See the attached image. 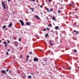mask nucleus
<instances>
[{"mask_svg":"<svg viewBox=\"0 0 79 79\" xmlns=\"http://www.w3.org/2000/svg\"><path fill=\"white\" fill-rule=\"evenodd\" d=\"M40 7H41V8H42V6L41 5L40 6Z\"/></svg>","mask_w":79,"mask_h":79,"instance_id":"44","label":"nucleus"},{"mask_svg":"<svg viewBox=\"0 0 79 79\" xmlns=\"http://www.w3.org/2000/svg\"><path fill=\"white\" fill-rule=\"evenodd\" d=\"M46 1H47V0H45Z\"/></svg>","mask_w":79,"mask_h":79,"instance_id":"52","label":"nucleus"},{"mask_svg":"<svg viewBox=\"0 0 79 79\" xmlns=\"http://www.w3.org/2000/svg\"><path fill=\"white\" fill-rule=\"evenodd\" d=\"M52 20L55 21L56 19V18L55 17H53V18H52Z\"/></svg>","mask_w":79,"mask_h":79,"instance_id":"11","label":"nucleus"},{"mask_svg":"<svg viewBox=\"0 0 79 79\" xmlns=\"http://www.w3.org/2000/svg\"><path fill=\"white\" fill-rule=\"evenodd\" d=\"M7 1L8 2H10V0H7Z\"/></svg>","mask_w":79,"mask_h":79,"instance_id":"39","label":"nucleus"},{"mask_svg":"<svg viewBox=\"0 0 79 79\" xmlns=\"http://www.w3.org/2000/svg\"><path fill=\"white\" fill-rule=\"evenodd\" d=\"M52 31V32H53V30H52V31Z\"/></svg>","mask_w":79,"mask_h":79,"instance_id":"46","label":"nucleus"},{"mask_svg":"<svg viewBox=\"0 0 79 79\" xmlns=\"http://www.w3.org/2000/svg\"><path fill=\"white\" fill-rule=\"evenodd\" d=\"M1 72L2 74H6V73H7L5 71V70H2Z\"/></svg>","mask_w":79,"mask_h":79,"instance_id":"2","label":"nucleus"},{"mask_svg":"<svg viewBox=\"0 0 79 79\" xmlns=\"http://www.w3.org/2000/svg\"><path fill=\"white\" fill-rule=\"evenodd\" d=\"M35 5H37V4H36V3H35Z\"/></svg>","mask_w":79,"mask_h":79,"instance_id":"49","label":"nucleus"},{"mask_svg":"<svg viewBox=\"0 0 79 79\" xmlns=\"http://www.w3.org/2000/svg\"><path fill=\"white\" fill-rule=\"evenodd\" d=\"M3 44H4L5 45H6L7 43H6V41H4L3 43Z\"/></svg>","mask_w":79,"mask_h":79,"instance_id":"14","label":"nucleus"},{"mask_svg":"<svg viewBox=\"0 0 79 79\" xmlns=\"http://www.w3.org/2000/svg\"><path fill=\"white\" fill-rule=\"evenodd\" d=\"M27 58H29V56H28V55H27Z\"/></svg>","mask_w":79,"mask_h":79,"instance_id":"31","label":"nucleus"},{"mask_svg":"<svg viewBox=\"0 0 79 79\" xmlns=\"http://www.w3.org/2000/svg\"><path fill=\"white\" fill-rule=\"evenodd\" d=\"M31 75H32V76H34V73H31Z\"/></svg>","mask_w":79,"mask_h":79,"instance_id":"34","label":"nucleus"},{"mask_svg":"<svg viewBox=\"0 0 79 79\" xmlns=\"http://www.w3.org/2000/svg\"><path fill=\"white\" fill-rule=\"evenodd\" d=\"M61 5H62V4H61Z\"/></svg>","mask_w":79,"mask_h":79,"instance_id":"54","label":"nucleus"},{"mask_svg":"<svg viewBox=\"0 0 79 79\" xmlns=\"http://www.w3.org/2000/svg\"><path fill=\"white\" fill-rule=\"evenodd\" d=\"M6 55H8V52H6Z\"/></svg>","mask_w":79,"mask_h":79,"instance_id":"30","label":"nucleus"},{"mask_svg":"<svg viewBox=\"0 0 79 79\" xmlns=\"http://www.w3.org/2000/svg\"><path fill=\"white\" fill-rule=\"evenodd\" d=\"M7 45L6 44L5 45V47L6 48H7Z\"/></svg>","mask_w":79,"mask_h":79,"instance_id":"29","label":"nucleus"},{"mask_svg":"<svg viewBox=\"0 0 79 79\" xmlns=\"http://www.w3.org/2000/svg\"><path fill=\"white\" fill-rule=\"evenodd\" d=\"M30 10H32V11H34V8H30Z\"/></svg>","mask_w":79,"mask_h":79,"instance_id":"12","label":"nucleus"},{"mask_svg":"<svg viewBox=\"0 0 79 79\" xmlns=\"http://www.w3.org/2000/svg\"><path fill=\"white\" fill-rule=\"evenodd\" d=\"M46 10L48 12H50V10H49V9L48 8H46Z\"/></svg>","mask_w":79,"mask_h":79,"instance_id":"13","label":"nucleus"},{"mask_svg":"<svg viewBox=\"0 0 79 79\" xmlns=\"http://www.w3.org/2000/svg\"><path fill=\"white\" fill-rule=\"evenodd\" d=\"M46 30H47V29H44L42 30V31H46Z\"/></svg>","mask_w":79,"mask_h":79,"instance_id":"23","label":"nucleus"},{"mask_svg":"<svg viewBox=\"0 0 79 79\" xmlns=\"http://www.w3.org/2000/svg\"><path fill=\"white\" fill-rule=\"evenodd\" d=\"M61 2H63V1L62 0V1H61Z\"/></svg>","mask_w":79,"mask_h":79,"instance_id":"53","label":"nucleus"},{"mask_svg":"<svg viewBox=\"0 0 79 79\" xmlns=\"http://www.w3.org/2000/svg\"><path fill=\"white\" fill-rule=\"evenodd\" d=\"M14 44L16 46V47H18V43L16 41H15L14 42Z\"/></svg>","mask_w":79,"mask_h":79,"instance_id":"4","label":"nucleus"},{"mask_svg":"<svg viewBox=\"0 0 79 79\" xmlns=\"http://www.w3.org/2000/svg\"><path fill=\"white\" fill-rule=\"evenodd\" d=\"M43 5H45V4H44Z\"/></svg>","mask_w":79,"mask_h":79,"instance_id":"50","label":"nucleus"},{"mask_svg":"<svg viewBox=\"0 0 79 79\" xmlns=\"http://www.w3.org/2000/svg\"><path fill=\"white\" fill-rule=\"evenodd\" d=\"M48 27L49 26H51V27H52V24H51V23H50L49 24V25L48 26Z\"/></svg>","mask_w":79,"mask_h":79,"instance_id":"20","label":"nucleus"},{"mask_svg":"<svg viewBox=\"0 0 79 79\" xmlns=\"http://www.w3.org/2000/svg\"><path fill=\"white\" fill-rule=\"evenodd\" d=\"M50 1H51V0H49V3H50Z\"/></svg>","mask_w":79,"mask_h":79,"instance_id":"41","label":"nucleus"},{"mask_svg":"<svg viewBox=\"0 0 79 79\" xmlns=\"http://www.w3.org/2000/svg\"><path fill=\"white\" fill-rule=\"evenodd\" d=\"M59 28V27L58 26H56L55 27V29H56V30H58V29Z\"/></svg>","mask_w":79,"mask_h":79,"instance_id":"9","label":"nucleus"},{"mask_svg":"<svg viewBox=\"0 0 79 79\" xmlns=\"http://www.w3.org/2000/svg\"><path fill=\"white\" fill-rule=\"evenodd\" d=\"M27 61H28V59H27V60H26V61L27 62Z\"/></svg>","mask_w":79,"mask_h":79,"instance_id":"43","label":"nucleus"},{"mask_svg":"<svg viewBox=\"0 0 79 79\" xmlns=\"http://www.w3.org/2000/svg\"><path fill=\"white\" fill-rule=\"evenodd\" d=\"M74 52H77V51H76V50L75 49L74 50Z\"/></svg>","mask_w":79,"mask_h":79,"instance_id":"26","label":"nucleus"},{"mask_svg":"<svg viewBox=\"0 0 79 79\" xmlns=\"http://www.w3.org/2000/svg\"><path fill=\"white\" fill-rule=\"evenodd\" d=\"M12 25H13V24H12L11 23H10L9 25L8 26V27H11L12 26Z\"/></svg>","mask_w":79,"mask_h":79,"instance_id":"8","label":"nucleus"},{"mask_svg":"<svg viewBox=\"0 0 79 79\" xmlns=\"http://www.w3.org/2000/svg\"><path fill=\"white\" fill-rule=\"evenodd\" d=\"M33 60L34 61L36 62V61H37L39 60V59H38V58H37L35 57L33 59Z\"/></svg>","mask_w":79,"mask_h":79,"instance_id":"5","label":"nucleus"},{"mask_svg":"<svg viewBox=\"0 0 79 79\" xmlns=\"http://www.w3.org/2000/svg\"><path fill=\"white\" fill-rule=\"evenodd\" d=\"M26 24L27 26H29V25H31V23H29L28 22H27L26 23Z\"/></svg>","mask_w":79,"mask_h":79,"instance_id":"10","label":"nucleus"},{"mask_svg":"<svg viewBox=\"0 0 79 79\" xmlns=\"http://www.w3.org/2000/svg\"><path fill=\"white\" fill-rule=\"evenodd\" d=\"M73 32H75L76 33V34H79V31H76V30H73Z\"/></svg>","mask_w":79,"mask_h":79,"instance_id":"6","label":"nucleus"},{"mask_svg":"<svg viewBox=\"0 0 79 79\" xmlns=\"http://www.w3.org/2000/svg\"><path fill=\"white\" fill-rule=\"evenodd\" d=\"M71 67H69V70H71Z\"/></svg>","mask_w":79,"mask_h":79,"instance_id":"32","label":"nucleus"},{"mask_svg":"<svg viewBox=\"0 0 79 79\" xmlns=\"http://www.w3.org/2000/svg\"><path fill=\"white\" fill-rule=\"evenodd\" d=\"M9 73H10V74H11V71L10 70Z\"/></svg>","mask_w":79,"mask_h":79,"instance_id":"28","label":"nucleus"},{"mask_svg":"<svg viewBox=\"0 0 79 79\" xmlns=\"http://www.w3.org/2000/svg\"><path fill=\"white\" fill-rule=\"evenodd\" d=\"M48 42H49V43H50H50H51V41H48Z\"/></svg>","mask_w":79,"mask_h":79,"instance_id":"42","label":"nucleus"},{"mask_svg":"<svg viewBox=\"0 0 79 79\" xmlns=\"http://www.w3.org/2000/svg\"><path fill=\"white\" fill-rule=\"evenodd\" d=\"M6 27V26H3V27H2V29H5V28Z\"/></svg>","mask_w":79,"mask_h":79,"instance_id":"16","label":"nucleus"},{"mask_svg":"<svg viewBox=\"0 0 79 79\" xmlns=\"http://www.w3.org/2000/svg\"><path fill=\"white\" fill-rule=\"evenodd\" d=\"M53 9L51 8L50 9V11H51V12H52L53 11Z\"/></svg>","mask_w":79,"mask_h":79,"instance_id":"18","label":"nucleus"},{"mask_svg":"<svg viewBox=\"0 0 79 79\" xmlns=\"http://www.w3.org/2000/svg\"><path fill=\"white\" fill-rule=\"evenodd\" d=\"M19 21L21 23L22 26H24V22H23V21L20 20H19Z\"/></svg>","mask_w":79,"mask_h":79,"instance_id":"3","label":"nucleus"},{"mask_svg":"<svg viewBox=\"0 0 79 79\" xmlns=\"http://www.w3.org/2000/svg\"><path fill=\"white\" fill-rule=\"evenodd\" d=\"M46 19H48V16L46 17Z\"/></svg>","mask_w":79,"mask_h":79,"instance_id":"36","label":"nucleus"},{"mask_svg":"<svg viewBox=\"0 0 79 79\" xmlns=\"http://www.w3.org/2000/svg\"><path fill=\"white\" fill-rule=\"evenodd\" d=\"M27 60H28L29 59V58H27Z\"/></svg>","mask_w":79,"mask_h":79,"instance_id":"48","label":"nucleus"},{"mask_svg":"<svg viewBox=\"0 0 79 79\" xmlns=\"http://www.w3.org/2000/svg\"><path fill=\"white\" fill-rule=\"evenodd\" d=\"M31 1V2H32V1H33V2H35V0H30Z\"/></svg>","mask_w":79,"mask_h":79,"instance_id":"27","label":"nucleus"},{"mask_svg":"<svg viewBox=\"0 0 79 79\" xmlns=\"http://www.w3.org/2000/svg\"><path fill=\"white\" fill-rule=\"evenodd\" d=\"M7 51H8V52H10V49H8Z\"/></svg>","mask_w":79,"mask_h":79,"instance_id":"33","label":"nucleus"},{"mask_svg":"<svg viewBox=\"0 0 79 79\" xmlns=\"http://www.w3.org/2000/svg\"><path fill=\"white\" fill-rule=\"evenodd\" d=\"M46 29H47L48 30L49 29H50V28H48V27H46Z\"/></svg>","mask_w":79,"mask_h":79,"instance_id":"40","label":"nucleus"},{"mask_svg":"<svg viewBox=\"0 0 79 79\" xmlns=\"http://www.w3.org/2000/svg\"><path fill=\"white\" fill-rule=\"evenodd\" d=\"M44 60H45V61H47V59L45 58Z\"/></svg>","mask_w":79,"mask_h":79,"instance_id":"25","label":"nucleus"},{"mask_svg":"<svg viewBox=\"0 0 79 79\" xmlns=\"http://www.w3.org/2000/svg\"><path fill=\"white\" fill-rule=\"evenodd\" d=\"M2 6L3 8L5 9L7 8V7H6V6H5V2H2Z\"/></svg>","mask_w":79,"mask_h":79,"instance_id":"1","label":"nucleus"},{"mask_svg":"<svg viewBox=\"0 0 79 79\" xmlns=\"http://www.w3.org/2000/svg\"><path fill=\"white\" fill-rule=\"evenodd\" d=\"M30 55H31L32 54V52H30Z\"/></svg>","mask_w":79,"mask_h":79,"instance_id":"38","label":"nucleus"},{"mask_svg":"<svg viewBox=\"0 0 79 79\" xmlns=\"http://www.w3.org/2000/svg\"><path fill=\"white\" fill-rule=\"evenodd\" d=\"M20 57H21V55H20Z\"/></svg>","mask_w":79,"mask_h":79,"instance_id":"51","label":"nucleus"},{"mask_svg":"<svg viewBox=\"0 0 79 79\" xmlns=\"http://www.w3.org/2000/svg\"><path fill=\"white\" fill-rule=\"evenodd\" d=\"M34 18H35L37 19H40V18L38 16V15H35Z\"/></svg>","mask_w":79,"mask_h":79,"instance_id":"7","label":"nucleus"},{"mask_svg":"<svg viewBox=\"0 0 79 79\" xmlns=\"http://www.w3.org/2000/svg\"><path fill=\"white\" fill-rule=\"evenodd\" d=\"M2 42V41L1 40H0V43Z\"/></svg>","mask_w":79,"mask_h":79,"instance_id":"47","label":"nucleus"},{"mask_svg":"<svg viewBox=\"0 0 79 79\" xmlns=\"http://www.w3.org/2000/svg\"><path fill=\"white\" fill-rule=\"evenodd\" d=\"M48 34H46L45 35V37H48Z\"/></svg>","mask_w":79,"mask_h":79,"instance_id":"17","label":"nucleus"},{"mask_svg":"<svg viewBox=\"0 0 79 79\" xmlns=\"http://www.w3.org/2000/svg\"><path fill=\"white\" fill-rule=\"evenodd\" d=\"M21 38H19V42H21Z\"/></svg>","mask_w":79,"mask_h":79,"instance_id":"24","label":"nucleus"},{"mask_svg":"<svg viewBox=\"0 0 79 79\" xmlns=\"http://www.w3.org/2000/svg\"><path fill=\"white\" fill-rule=\"evenodd\" d=\"M70 6H72V5H74V3H73V4H69Z\"/></svg>","mask_w":79,"mask_h":79,"instance_id":"15","label":"nucleus"},{"mask_svg":"<svg viewBox=\"0 0 79 79\" xmlns=\"http://www.w3.org/2000/svg\"><path fill=\"white\" fill-rule=\"evenodd\" d=\"M9 43H10V41H7V43L9 44Z\"/></svg>","mask_w":79,"mask_h":79,"instance_id":"35","label":"nucleus"},{"mask_svg":"<svg viewBox=\"0 0 79 79\" xmlns=\"http://www.w3.org/2000/svg\"><path fill=\"white\" fill-rule=\"evenodd\" d=\"M58 12L59 14H60V13H61V12H60V10H58Z\"/></svg>","mask_w":79,"mask_h":79,"instance_id":"21","label":"nucleus"},{"mask_svg":"<svg viewBox=\"0 0 79 79\" xmlns=\"http://www.w3.org/2000/svg\"><path fill=\"white\" fill-rule=\"evenodd\" d=\"M28 77L29 79H31V77H32V76H28Z\"/></svg>","mask_w":79,"mask_h":79,"instance_id":"19","label":"nucleus"},{"mask_svg":"<svg viewBox=\"0 0 79 79\" xmlns=\"http://www.w3.org/2000/svg\"><path fill=\"white\" fill-rule=\"evenodd\" d=\"M57 3V4H58V5H60V3Z\"/></svg>","mask_w":79,"mask_h":79,"instance_id":"45","label":"nucleus"},{"mask_svg":"<svg viewBox=\"0 0 79 79\" xmlns=\"http://www.w3.org/2000/svg\"><path fill=\"white\" fill-rule=\"evenodd\" d=\"M50 45H51V46H52V45H53V44L52 43H50Z\"/></svg>","mask_w":79,"mask_h":79,"instance_id":"22","label":"nucleus"},{"mask_svg":"<svg viewBox=\"0 0 79 79\" xmlns=\"http://www.w3.org/2000/svg\"><path fill=\"white\" fill-rule=\"evenodd\" d=\"M8 71H9V70L8 69H7L6 70V71H7V72H8Z\"/></svg>","mask_w":79,"mask_h":79,"instance_id":"37","label":"nucleus"}]
</instances>
